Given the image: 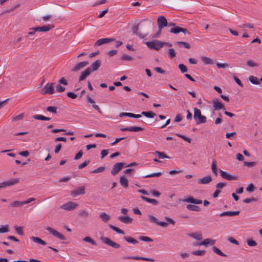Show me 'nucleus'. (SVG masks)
I'll return each mask as SVG.
<instances>
[{
	"label": "nucleus",
	"instance_id": "nucleus-12",
	"mask_svg": "<svg viewBox=\"0 0 262 262\" xmlns=\"http://www.w3.org/2000/svg\"><path fill=\"white\" fill-rule=\"evenodd\" d=\"M92 73L91 68L88 67L84 71L81 72L79 77V82H81L84 80L87 76L91 74Z\"/></svg>",
	"mask_w": 262,
	"mask_h": 262
},
{
	"label": "nucleus",
	"instance_id": "nucleus-40",
	"mask_svg": "<svg viewBox=\"0 0 262 262\" xmlns=\"http://www.w3.org/2000/svg\"><path fill=\"white\" fill-rule=\"evenodd\" d=\"M141 22H144L145 23V26L147 28L151 27L153 26L154 24L152 20L148 18L143 19Z\"/></svg>",
	"mask_w": 262,
	"mask_h": 262
},
{
	"label": "nucleus",
	"instance_id": "nucleus-19",
	"mask_svg": "<svg viewBox=\"0 0 262 262\" xmlns=\"http://www.w3.org/2000/svg\"><path fill=\"white\" fill-rule=\"evenodd\" d=\"M123 259H130L135 260H143L149 261H154V259L150 258H147L144 257H138V256H125L123 257Z\"/></svg>",
	"mask_w": 262,
	"mask_h": 262
},
{
	"label": "nucleus",
	"instance_id": "nucleus-17",
	"mask_svg": "<svg viewBox=\"0 0 262 262\" xmlns=\"http://www.w3.org/2000/svg\"><path fill=\"white\" fill-rule=\"evenodd\" d=\"M182 201L184 202L191 203L194 204H201L202 203L201 200L195 199L192 196H189L187 198L183 199Z\"/></svg>",
	"mask_w": 262,
	"mask_h": 262
},
{
	"label": "nucleus",
	"instance_id": "nucleus-1",
	"mask_svg": "<svg viewBox=\"0 0 262 262\" xmlns=\"http://www.w3.org/2000/svg\"><path fill=\"white\" fill-rule=\"evenodd\" d=\"M193 118L197 124L205 123L207 122L206 117L202 115L201 111L196 107L194 108Z\"/></svg>",
	"mask_w": 262,
	"mask_h": 262
},
{
	"label": "nucleus",
	"instance_id": "nucleus-10",
	"mask_svg": "<svg viewBox=\"0 0 262 262\" xmlns=\"http://www.w3.org/2000/svg\"><path fill=\"white\" fill-rule=\"evenodd\" d=\"M219 172L221 174V176L227 180L231 181V180H236L237 179V177L236 176H232L226 171H224L221 169H219Z\"/></svg>",
	"mask_w": 262,
	"mask_h": 262
},
{
	"label": "nucleus",
	"instance_id": "nucleus-54",
	"mask_svg": "<svg viewBox=\"0 0 262 262\" xmlns=\"http://www.w3.org/2000/svg\"><path fill=\"white\" fill-rule=\"evenodd\" d=\"M191 253L194 255H203L206 253V251L205 250H196L192 251Z\"/></svg>",
	"mask_w": 262,
	"mask_h": 262
},
{
	"label": "nucleus",
	"instance_id": "nucleus-47",
	"mask_svg": "<svg viewBox=\"0 0 262 262\" xmlns=\"http://www.w3.org/2000/svg\"><path fill=\"white\" fill-rule=\"evenodd\" d=\"M155 154H156L160 159L169 158V157L166 155L163 152L156 151H155Z\"/></svg>",
	"mask_w": 262,
	"mask_h": 262
},
{
	"label": "nucleus",
	"instance_id": "nucleus-44",
	"mask_svg": "<svg viewBox=\"0 0 262 262\" xmlns=\"http://www.w3.org/2000/svg\"><path fill=\"white\" fill-rule=\"evenodd\" d=\"M10 231L8 225H2L0 227V233H6Z\"/></svg>",
	"mask_w": 262,
	"mask_h": 262
},
{
	"label": "nucleus",
	"instance_id": "nucleus-37",
	"mask_svg": "<svg viewBox=\"0 0 262 262\" xmlns=\"http://www.w3.org/2000/svg\"><path fill=\"white\" fill-rule=\"evenodd\" d=\"M212 250L213 252L221 256L224 257H227V255L225 254V253H223L220 249H219L218 248L216 247L215 246H213L212 247Z\"/></svg>",
	"mask_w": 262,
	"mask_h": 262
},
{
	"label": "nucleus",
	"instance_id": "nucleus-46",
	"mask_svg": "<svg viewBox=\"0 0 262 262\" xmlns=\"http://www.w3.org/2000/svg\"><path fill=\"white\" fill-rule=\"evenodd\" d=\"M181 27L179 26H176L175 27L171 28L170 30V32L173 33V34H178L180 32H181Z\"/></svg>",
	"mask_w": 262,
	"mask_h": 262
},
{
	"label": "nucleus",
	"instance_id": "nucleus-45",
	"mask_svg": "<svg viewBox=\"0 0 262 262\" xmlns=\"http://www.w3.org/2000/svg\"><path fill=\"white\" fill-rule=\"evenodd\" d=\"M83 241L85 242H88L91 243L92 245L97 246V244L96 242L90 236H86L83 239Z\"/></svg>",
	"mask_w": 262,
	"mask_h": 262
},
{
	"label": "nucleus",
	"instance_id": "nucleus-11",
	"mask_svg": "<svg viewBox=\"0 0 262 262\" xmlns=\"http://www.w3.org/2000/svg\"><path fill=\"white\" fill-rule=\"evenodd\" d=\"M85 193V188L84 186L79 187L75 190H73L71 191V194L73 197H75L76 196L80 194H83Z\"/></svg>",
	"mask_w": 262,
	"mask_h": 262
},
{
	"label": "nucleus",
	"instance_id": "nucleus-4",
	"mask_svg": "<svg viewBox=\"0 0 262 262\" xmlns=\"http://www.w3.org/2000/svg\"><path fill=\"white\" fill-rule=\"evenodd\" d=\"M19 182V179L15 178L9 180L7 181L0 183V189L4 188L7 187L11 186L16 184H17Z\"/></svg>",
	"mask_w": 262,
	"mask_h": 262
},
{
	"label": "nucleus",
	"instance_id": "nucleus-27",
	"mask_svg": "<svg viewBox=\"0 0 262 262\" xmlns=\"http://www.w3.org/2000/svg\"><path fill=\"white\" fill-rule=\"evenodd\" d=\"M30 239L35 243H37L42 245H46L47 244L44 241L38 237L31 236Z\"/></svg>",
	"mask_w": 262,
	"mask_h": 262
},
{
	"label": "nucleus",
	"instance_id": "nucleus-49",
	"mask_svg": "<svg viewBox=\"0 0 262 262\" xmlns=\"http://www.w3.org/2000/svg\"><path fill=\"white\" fill-rule=\"evenodd\" d=\"M168 56L170 58H173L176 56L174 50L172 48L169 49L168 51Z\"/></svg>",
	"mask_w": 262,
	"mask_h": 262
},
{
	"label": "nucleus",
	"instance_id": "nucleus-26",
	"mask_svg": "<svg viewBox=\"0 0 262 262\" xmlns=\"http://www.w3.org/2000/svg\"><path fill=\"white\" fill-rule=\"evenodd\" d=\"M213 107L214 108L215 110H220L221 109H223V110L225 109L224 105L217 101H213Z\"/></svg>",
	"mask_w": 262,
	"mask_h": 262
},
{
	"label": "nucleus",
	"instance_id": "nucleus-60",
	"mask_svg": "<svg viewBox=\"0 0 262 262\" xmlns=\"http://www.w3.org/2000/svg\"><path fill=\"white\" fill-rule=\"evenodd\" d=\"M148 217H149V221L151 222L155 223L158 225L159 221H158V219L155 216H154L152 215H149L148 216Z\"/></svg>",
	"mask_w": 262,
	"mask_h": 262
},
{
	"label": "nucleus",
	"instance_id": "nucleus-15",
	"mask_svg": "<svg viewBox=\"0 0 262 262\" xmlns=\"http://www.w3.org/2000/svg\"><path fill=\"white\" fill-rule=\"evenodd\" d=\"M215 242H216V241L215 239H210V238H206L201 242L196 243V244H195L194 245H198V246H201V245L206 246L208 244H209L210 245H213L215 244Z\"/></svg>",
	"mask_w": 262,
	"mask_h": 262
},
{
	"label": "nucleus",
	"instance_id": "nucleus-25",
	"mask_svg": "<svg viewBox=\"0 0 262 262\" xmlns=\"http://www.w3.org/2000/svg\"><path fill=\"white\" fill-rule=\"evenodd\" d=\"M101 66V61L99 60H96L94 62H93L91 66V68L92 70V72L96 71H97L99 68Z\"/></svg>",
	"mask_w": 262,
	"mask_h": 262
},
{
	"label": "nucleus",
	"instance_id": "nucleus-32",
	"mask_svg": "<svg viewBox=\"0 0 262 262\" xmlns=\"http://www.w3.org/2000/svg\"><path fill=\"white\" fill-rule=\"evenodd\" d=\"M201 60L205 64H213V61L210 58L206 56H202Z\"/></svg>",
	"mask_w": 262,
	"mask_h": 262
},
{
	"label": "nucleus",
	"instance_id": "nucleus-38",
	"mask_svg": "<svg viewBox=\"0 0 262 262\" xmlns=\"http://www.w3.org/2000/svg\"><path fill=\"white\" fill-rule=\"evenodd\" d=\"M34 119L39 120L43 121H49L51 120V118L45 117L41 115H36L33 117Z\"/></svg>",
	"mask_w": 262,
	"mask_h": 262
},
{
	"label": "nucleus",
	"instance_id": "nucleus-28",
	"mask_svg": "<svg viewBox=\"0 0 262 262\" xmlns=\"http://www.w3.org/2000/svg\"><path fill=\"white\" fill-rule=\"evenodd\" d=\"M188 236L194 238L198 241L201 240L202 239V234L199 232H193L188 234Z\"/></svg>",
	"mask_w": 262,
	"mask_h": 262
},
{
	"label": "nucleus",
	"instance_id": "nucleus-18",
	"mask_svg": "<svg viewBox=\"0 0 262 262\" xmlns=\"http://www.w3.org/2000/svg\"><path fill=\"white\" fill-rule=\"evenodd\" d=\"M140 23L135 25L132 28V32L134 34L138 35L140 38H143L146 36V35L138 32L139 26Z\"/></svg>",
	"mask_w": 262,
	"mask_h": 262
},
{
	"label": "nucleus",
	"instance_id": "nucleus-24",
	"mask_svg": "<svg viewBox=\"0 0 262 262\" xmlns=\"http://www.w3.org/2000/svg\"><path fill=\"white\" fill-rule=\"evenodd\" d=\"M239 213V211H225L222 212L220 214V216H234L237 215Z\"/></svg>",
	"mask_w": 262,
	"mask_h": 262
},
{
	"label": "nucleus",
	"instance_id": "nucleus-64",
	"mask_svg": "<svg viewBox=\"0 0 262 262\" xmlns=\"http://www.w3.org/2000/svg\"><path fill=\"white\" fill-rule=\"evenodd\" d=\"M105 169V167L103 166H100L98 167V168L92 171V173H99L102 171H103Z\"/></svg>",
	"mask_w": 262,
	"mask_h": 262
},
{
	"label": "nucleus",
	"instance_id": "nucleus-5",
	"mask_svg": "<svg viewBox=\"0 0 262 262\" xmlns=\"http://www.w3.org/2000/svg\"><path fill=\"white\" fill-rule=\"evenodd\" d=\"M100 239L101 241L105 244L114 248L115 249H118L120 247V246L119 244H117L113 241H112L111 239H110L108 237H105L101 236L100 237Z\"/></svg>",
	"mask_w": 262,
	"mask_h": 262
},
{
	"label": "nucleus",
	"instance_id": "nucleus-16",
	"mask_svg": "<svg viewBox=\"0 0 262 262\" xmlns=\"http://www.w3.org/2000/svg\"><path fill=\"white\" fill-rule=\"evenodd\" d=\"M121 130L123 132H126V131H130V132H139V131H142L144 130V128L141 127H138V126H130L128 127H125V128H121Z\"/></svg>",
	"mask_w": 262,
	"mask_h": 262
},
{
	"label": "nucleus",
	"instance_id": "nucleus-6",
	"mask_svg": "<svg viewBox=\"0 0 262 262\" xmlns=\"http://www.w3.org/2000/svg\"><path fill=\"white\" fill-rule=\"evenodd\" d=\"M157 24L158 28L160 29V30L162 29L164 27H167L168 26L167 20L163 15L158 17L157 19Z\"/></svg>",
	"mask_w": 262,
	"mask_h": 262
},
{
	"label": "nucleus",
	"instance_id": "nucleus-20",
	"mask_svg": "<svg viewBox=\"0 0 262 262\" xmlns=\"http://www.w3.org/2000/svg\"><path fill=\"white\" fill-rule=\"evenodd\" d=\"M115 40L114 38H104L98 39L95 43V46H101L103 44L108 43L111 41Z\"/></svg>",
	"mask_w": 262,
	"mask_h": 262
},
{
	"label": "nucleus",
	"instance_id": "nucleus-35",
	"mask_svg": "<svg viewBox=\"0 0 262 262\" xmlns=\"http://www.w3.org/2000/svg\"><path fill=\"white\" fill-rule=\"evenodd\" d=\"M211 170H212L213 174L215 176H217V170L216 161L215 160H213L212 162Z\"/></svg>",
	"mask_w": 262,
	"mask_h": 262
},
{
	"label": "nucleus",
	"instance_id": "nucleus-7",
	"mask_svg": "<svg viewBox=\"0 0 262 262\" xmlns=\"http://www.w3.org/2000/svg\"><path fill=\"white\" fill-rule=\"evenodd\" d=\"M125 166L124 163H117L115 164L113 167V168L111 170V173L113 176H115L117 174L119 171H120L122 168Z\"/></svg>",
	"mask_w": 262,
	"mask_h": 262
},
{
	"label": "nucleus",
	"instance_id": "nucleus-22",
	"mask_svg": "<svg viewBox=\"0 0 262 262\" xmlns=\"http://www.w3.org/2000/svg\"><path fill=\"white\" fill-rule=\"evenodd\" d=\"M118 219L121 222L126 224H131L133 221V219L129 216H120Z\"/></svg>",
	"mask_w": 262,
	"mask_h": 262
},
{
	"label": "nucleus",
	"instance_id": "nucleus-43",
	"mask_svg": "<svg viewBox=\"0 0 262 262\" xmlns=\"http://www.w3.org/2000/svg\"><path fill=\"white\" fill-rule=\"evenodd\" d=\"M57 107L56 106H50L46 108V111L47 112L52 113L54 114H56L57 113Z\"/></svg>",
	"mask_w": 262,
	"mask_h": 262
},
{
	"label": "nucleus",
	"instance_id": "nucleus-39",
	"mask_svg": "<svg viewBox=\"0 0 262 262\" xmlns=\"http://www.w3.org/2000/svg\"><path fill=\"white\" fill-rule=\"evenodd\" d=\"M124 239L125 241L129 243H132L133 244H136L138 243V241H137L135 238L130 236H124Z\"/></svg>",
	"mask_w": 262,
	"mask_h": 262
},
{
	"label": "nucleus",
	"instance_id": "nucleus-33",
	"mask_svg": "<svg viewBox=\"0 0 262 262\" xmlns=\"http://www.w3.org/2000/svg\"><path fill=\"white\" fill-rule=\"evenodd\" d=\"M186 208L188 210L191 211H194L198 212L201 211L200 208L199 206L195 205L188 204L187 205Z\"/></svg>",
	"mask_w": 262,
	"mask_h": 262
},
{
	"label": "nucleus",
	"instance_id": "nucleus-42",
	"mask_svg": "<svg viewBox=\"0 0 262 262\" xmlns=\"http://www.w3.org/2000/svg\"><path fill=\"white\" fill-rule=\"evenodd\" d=\"M109 227L111 229H112V230L116 231L117 233H118L119 234H124V232L123 230L119 229V228H118L117 227H115L112 225H110Z\"/></svg>",
	"mask_w": 262,
	"mask_h": 262
},
{
	"label": "nucleus",
	"instance_id": "nucleus-29",
	"mask_svg": "<svg viewBox=\"0 0 262 262\" xmlns=\"http://www.w3.org/2000/svg\"><path fill=\"white\" fill-rule=\"evenodd\" d=\"M175 43L180 48H185L186 49H190L191 48L190 45L187 42L177 41Z\"/></svg>",
	"mask_w": 262,
	"mask_h": 262
},
{
	"label": "nucleus",
	"instance_id": "nucleus-14",
	"mask_svg": "<svg viewBox=\"0 0 262 262\" xmlns=\"http://www.w3.org/2000/svg\"><path fill=\"white\" fill-rule=\"evenodd\" d=\"M54 28V26L48 25L42 27H33V29L36 31L48 32Z\"/></svg>",
	"mask_w": 262,
	"mask_h": 262
},
{
	"label": "nucleus",
	"instance_id": "nucleus-23",
	"mask_svg": "<svg viewBox=\"0 0 262 262\" xmlns=\"http://www.w3.org/2000/svg\"><path fill=\"white\" fill-rule=\"evenodd\" d=\"M212 180V177L210 176L204 177L199 180L198 183L201 184H207L211 182Z\"/></svg>",
	"mask_w": 262,
	"mask_h": 262
},
{
	"label": "nucleus",
	"instance_id": "nucleus-3",
	"mask_svg": "<svg viewBox=\"0 0 262 262\" xmlns=\"http://www.w3.org/2000/svg\"><path fill=\"white\" fill-rule=\"evenodd\" d=\"M54 85L55 83L54 82L47 83L41 90V94H53L55 93Z\"/></svg>",
	"mask_w": 262,
	"mask_h": 262
},
{
	"label": "nucleus",
	"instance_id": "nucleus-53",
	"mask_svg": "<svg viewBox=\"0 0 262 262\" xmlns=\"http://www.w3.org/2000/svg\"><path fill=\"white\" fill-rule=\"evenodd\" d=\"M78 215L81 217L85 218L89 215V213L85 210H83L79 212Z\"/></svg>",
	"mask_w": 262,
	"mask_h": 262
},
{
	"label": "nucleus",
	"instance_id": "nucleus-55",
	"mask_svg": "<svg viewBox=\"0 0 262 262\" xmlns=\"http://www.w3.org/2000/svg\"><path fill=\"white\" fill-rule=\"evenodd\" d=\"M139 239L142 241L146 242H152L153 241L152 239H151V238L144 236H140Z\"/></svg>",
	"mask_w": 262,
	"mask_h": 262
},
{
	"label": "nucleus",
	"instance_id": "nucleus-61",
	"mask_svg": "<svg viewBox=\"0 0 262 262\" xmlns=\"http://www.w3.org/2000/svg\"><path fill=\"white\" fill-rule=\"evenodd\" d=\"M15 229L18 234L20 235H22L24 234V232L23 230L22 227L16 226L15 227Z\"/></svg>",
	"mask_w": 262,
	"mask_h": 262
},
{
	"label": "nucleus",
	"instance_id": "nucleus-57",
	"mask_svg": "<svg viewBox=\"0 0 262 262\" xmlns=\"http://www.w3.org/2000/svg\"><path fill=\"white\" fill-rule=\"evenodd\" d=\"M179 69L182 73H184L187 71V67L183 64H180L179 65Z\"/></svg>",
	"mask_w": 262,
	"mask_h": 262
},
{
	"label": "nucleus",
	"instance_id": "nucleus-59",
	"mask_svg": "<svg viewBox=\"0 0 262 262\" xmlns=\"http://www.w3.org/2000/svg\"><path fill=\"white\" fill-rule=\"evenodd\" d=\"M177 136H178L179 137L183 139L184 140L187 141L189 143H191V139H190L183 135H181V134H177Z\"/></svg>",
	"mask_w": 262,
	"mask_h": 262
},
{
	"label": "nucleus",
	"instance_id": "nucleus-58",
	"mask_svg": "<svg viewBox=\"0 0 262 262\" xmlns=\"http://www.w3.org/2000/svg\"><path fill=\"white\" fill-rule=\"evenodd\" d=\"M90 162V160H87L86 161H85L83 163H82L81 164H80L79 166H78V168L81 169H82L84 167H85Z\"/></svg>",
	"mask_w": 262,
	"mask_h": 262
},
{
	"label": "nucleus",
	"instance_id": "nucleus-62",
	"mask_svg": "<svg viewBox=\"0 0 262 262\" xmlns=\"http://www.w3.org/2000/svg\"><path fill=\"white\" fill-rule=\"evenodd\" d=\"M121 59L122 60L130 61L133 60V58L130 56L124 54L121 56Z\"/></svg>",
	"mask_w": 262,
	"mask_h": 262
},
{
	"label": "nucleus",
	"instance_id": "nucleus-63",
	"mask_svg": "<svg viewBox=\"0 0 262 262\" xmlns=\"http://www.w3.org/2000/svg\"><path fill=\"white\" fill-rule=\"evenodd\" d=\"M56 88L57 92L59 93L63 92L66 90L65 88L61 86L60 84H57Z\"/></svg>",
	"mask_w": 262,
	"mask_h": 262
},
{
	"label": "nucleus",
	"instance_id": "nucleus-50",
	"mask_svg": "<svg viewBox=\"0 0 262 262\" xmlns=\"http://www.w3.org/2000/svg\"><path fill=\"white\" fill-rule=\"evenodd\" d=\"M258 199L254 197H251L250 198H246L243 200V202L245 203H250L252 202H256L257 201Z\"/></svg>",
	"mask_w": 262,
	"mask_h": 262
},
{
	"label": "nucleus",
	"instance_id": "nucleus-13",
	"mask_svg": "<svg viewBox=\"0 0 262 262\" xmlns=\"http://www.w3.org/2000/svg\"><path fill=\"white\" fill-rule=\"evenodd\" d=\"M88 64L89 62L86 61L79 62L74 66V67L71 70V71L73 72H77L85 67Z\"/></svg>",
	"mask_w": 262,
	"mask_h": 262
},
{
	"label": "nucleus",
	"instance_id": "nucleus-21",
	"mask_svg": "<svg viewBox=\"0 0 262 262\" xmlns=\"http://www.w3.org/2000/svg\"><path fill=\"white\" fill-rule=\"evenodd\" d=\"M119 117L120 118H122L123 117H129L134 118H139L141 117V115L140 114H134L131 113H121L119 115Z\"/></svg>",
	"mask_w": 262,
	"mask_h": 262
},
{
	"label": "nucleus",
	"instance_id": "nucleus-48",
	"mask_svg": "<svg viewBox=\"0 0 262 262\" xmlns=\"http://www.w3.org/2000/svg\"><path fill=\"white\" fill-rule=\"evenodd\" d=\"M24 205V201H16L10 205L12 207H16Z\"/></svg>",
	"mask_w": 262,
	"mask_h": 262
},
{
	"label": "nucleus",
	"instance_id": "nucleus-34",
	"mask_svg": "<svg viewBox=\"0 0 262 262\" xmlns=\"http://www.w3.org/2000/svg\"><path fill=\"white\" fill-rule=\"evenodd\" d=\"M100 217L102 221L105 223L108 222L111 219V216L107 214L105 212L101 213L100 214Z\"/></svg>",
	"mask_w": 262,
	"mask_h": 262
},
{
	"label": "nucleus",
	"instance_id": "nucleus-30",
	"mask_svg": "<svg viewBox=\"0 0 262 262\" xmlns=\"http://www.w3.org/2000/svg\"><path fill=\"white\" fill-rule=\"evenodd\" d=\"M141 199L148 203H151L155 205L158 204V202L155 199H150L143 195L141 196Z\"/></svg>",
	"mask_w": 262,
	"mask_h": 262
},
{
	"label": "nucleus",
	"instance_id": "nucleus-36",
	"mask_svg": "<svg viewBox=\"0 0 262 262\" xmlns=\"http://www.w3.org/2000/svg\"><path fill=\"white\" fill-rule=\"evenodd\" d=\"M141 115L150 118H154L156 116V114L152 111L142 112Z\"/></svg>",
	"mask_w": 262,
	"mask_h": 262
},
{
	"label": "nucleus",
	"instance_id": "nucleus-52",
	"mask_svg": "<svg viewBox=\"0 0 262 262\" xmlns=\"http://www.w3.org/2000/svg\"><path fill=\"white\" fill-rule=\"evenodd\" d=\"M162 173L161 172H158L157 173H153L149 174H147L144 176V178H151V177H159L161 176Z\"/></svg>",
	"mask_w": 262,
	"mask_h": 262
},
{
	"label": "nucleus",
	"instance_id": "nucleus-9",
	"mask_svg": "<svg viewBox=\"0 0 262 262\" xmlns=\"http://www.w3.org/2000/svg\"><path fill=\"white\" fill-rule=\"evenodd\" d=\"M78 204L77 203L70 201L61 206L60 208L66 210H72L76 208Z\"/></svg>",
	"mask_w": 262,
	"mask_h": 262
},
{
	"label": "nucleus",
	"instance_id": "nucleus-31",
	"mask_svg": "<svg viewBox=\"0 0 262 262\" xmlns=\"http://www.w3.org/2000/svg\"><path fill=\"white\" fill-rule=\"evenodd\" d=\"M120 183L124 188H127L128 186V180L124 176H121L120 178Z\"/></svg>",
	"mask_w": 262,
	"mask_h": 262
},
{
	"label": "nucleus",
	"instance_id": "nucleus-8",
	"mask_svg": "<svg viewBox=\"0 0 262 262\" xmlns=\"http://www.w3.org/2000/svg\"><path fill=\"white\" fill-rule=\"evenodd\" d=\"M46 229L49 231L51 234H52L53 236L56 237L57 238L61 239L64 240L66 239V237L62 235L61 233H59L55 229L52 228L50 227H47Z\"/></svg>",
	"mask_w": 262,
	"mask_h": 262
},
{
	"label": "nucleus",
	"instance_id": "nucleus-41",
	"mask_svg": "<svg viewBox=\"0 0 262 262\" xmlns=\"http://www.w3.org/2000/svg\"><path fill=\"white\" fill-rule=\"evenodd\" d=\"M249 80L250 82L254 84H259V82L258 79L254 76H250L249 77Z\"/></svg>",
	"mask_w": 262,
	"mask_h": 262
},
{
	"label": "nucleus",
	"instance_id": "nucleus-56",
	"mask_svg": "<svg viewBox=\"0 0 262 262\" xmlns=\"http://www.w3.org/2000/svg\"><path fill=\"white\" fill-rule=\"evenodd\" d=\"M247 243V245L250 247H254L257 245L256 242L252 239H248Z\"/></svg>",
	"mask_w": 262,
	"mask_h": 262
},
{
	"label": "nucleus",
	"instance_id": "nucleus-51",
	"mask_svg": "<svg viewBox=\"0 0 262 262\" xmlns=\"http://www.w3.org/2000/svg\"><path fill=\"white\" fill-rule=\"evenodd\" d=\"M246 64L248 67H251V68L256 67L258 66V64L257 63H255L252 60H247Z\"/></svg>",
	"mask_w": 262,
	"mask_h": 262
},
{
	"label": "nucleus",
	"instance_id": "nucleus-2",
	"mask_svg": "<svg viewBox=\"0 0 262 262\" xmlns=\"http://www.w3.org/2000/svg\"><path fill=\"white\" fill-rule=\"evenodd\" d=\"M145 44L147 47L151 49L159 51L162 48V41L159 40H153L151 41H146Z\"/></svg>",
	"mask_w": 262,
	"mask_h": 262
}]
</instances>
